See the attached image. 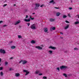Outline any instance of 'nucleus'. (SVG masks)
<instances>
[{"label":"nucleus","instance_id":"nucleus-1","mask_svg":"<svg viewBox=\"0 0 79 79\" xmlns=\"http://www.w3.org/2000/svg\"><path fill=\"white\" fill-rule=\"evenodd\" d=\"M30 28L31 29H33L34 30L35 29H36V28L35 27V24H33V25H31Z\"/></svg>","mask_w":79,"mask_h":79},{"label":"nucleus","instance_id":"nucleus-2","mask_svg":"<svg viewBox=\"0 0 79 79\" xmlns=\"http://www.w3.org/2000/svg\"><path fill=\"white\" fill-rule=\"evenodd\" d=\"M67 68L68 67L64 65H62L60 66V69H66V68Z\"/></svg>","mask_w":79,"mask_h":79},{"label":"nucleus","instance_id":"nucleus-3","mask_svg":"<svg viewBox=\"0 0 79 79\" xmlns=\"http://www.w3.org/2000/svg\"><path fill=\"white\" fill-rule=\"evenodd\" d=\"M0 53L5 54V53H6V52H5V50H3L2 49H0Z\"/></svg>","mask_w":79,"mask_h":79},{"label":"nucleus","instance_id":"nucleus-4","mask_svg":"<svg viewBox=\"0 0 79 79\" xmlns=\"http://www.w3.org/2000/svg\"><path fill=\"white\" fill-rule=\"evenodd\" d=\"M23 72L24 73H26V74H25V76H27V74H28L29 73V71L27 70H24Z\"/></svg>","mask_w":79,"mask_h":79},{"label":"nucleus","instance_id":"nucleus-5","mask_svg":"<svg viewBox=\"0 0 79 79\" xmlns=\"http://www.w3.org/2000/svg\"><path fill=\"white\" fill-rule=\"evenodd\" d=\"M36 48H37L38 50H42V48L39 46H36L35 47Z\"/></svg>","mask_w":79,"mask_h":79},{"label":"nucleus","instance_id":"nucleus-6","mask_svg":"<svg viewBox=\"0 0 79 79\" xmlns=\"http://www.w3.org/2000/svg\"><path fill=\"white\" fill-rule=\"evenodd\" d=\"M49 48H52V49L53 50H56V48L55 47H53L52 46H50Z\"/></svg>","mask_w":79,"mask_h":79},{"label":"nucleus","instance_id":"nucleus-7","mask_svg":"<svg viewBox=\"0 0 79 79\" xmlns=\"http://www.w3.org/2000/svg\"><path fill=\"white\" fill-rule=\"evenodd\" d=\"M27 63V61L26 60H23V62L22 63L23 64H26Z\"/></svg>","mask_w":79,"mask_h":79},{"label":"nucleus","instance_id":"nucleus-8","mask_svg":"<svg viewBox=\"0 0 79 79\" xmlns=\"http://www.w3.org/2000/svg\"><path fill=\"white\" fill-rule=\"evenodd\" d=\"M24 21L26 22H30V21H31V19H24Z\"/></svg>","mask_w":79,"mask_h":79},{"label":"nucleus","instance_id":"nucleus-9","mask_svg":"<svg viewBox=\"0 0 79 79\" xmlns=\"http://www.w3.org/2000/svg\"><path fill=\"white\" fill-rule=\"evenodd\" d=\"M21 23V21L20 20H18L17 21L16 23L15 24V25H17V24H18L19 23Z\"/></svg>","mask_w":79,"mask_h":79},{"label":"nucleus","instance_id":"nucleus-10","mask_svg":"<svg viewBox=\"0 0 79 79\" xmlns=\"http://www.w3.org/2000/svg\"><path fill=\"white\" fill-rule=\"evenodd\" d=\"M49 21L50 22H53V21H55V20L54 19L50 18L49 19Z\"/></svg>","mask_w":79,"mask_h":79},{"label":"nucleus","instance_id":"nucleus-11","mask_svg":"<svg viewBox=\"0 0 79 79\" xmlns=\"http://www.w3.org/2000/svg\"><path fill=\"white\" fill-rule=\"evenodd\" d=\"M44 31L45 32H47L48 31V29L47 28H46V27L44 28Z\"/></svg>","mask_w":79,"mask_h":79},{"label":"nucleus","instance_id":"nucleus-12","mask_svg":"<svg viewBox=\"0 0 79 79\" xmlns=\"http://www.w3.org/2000/svg\"><path fill=\"white\" fill-rule=\"evenodd\" d=\"M16 77H19V76H20V74H19V73H16L15 74Z\"/></svg>","mask_w":79,"mask_h":79},{"label":"nucleus","instance_id":"nucleus-13","mask_svg":"<svg viewBox=\"0 0 79 79\" xmlns=\"http://www.w3.org/2000/svg\"><path fill=\"white\" fill-rule=\"evenodd\" d=\"M52 3L53 4H54V3H55V2H54V1L53 0H52L49 3Z\"/></svg>","mask_w":79,"mask_h":79},{"label":"nucleus","instance_id":"nucleus-14","mask_svg":"<svg viewBox=\"0 0 79 79\" xmlns=\"http://www.w3.org/2000/svg\"><path fill=\"white\" fill-rule=\"evenodd\" d=\"M61 15V14L60 12H57L56 14V16H59L60 15Z\"/></svg>","mask_w":79,"mask_h":79},{"label":"nucleus","instance_id":"nucleus-15","mask_svg":"<svg viewBox=\"0 0 79 79\" xmlns=\"http://www.w3.org/2000/svg\"><path fill=\"white\" fill-rule=\"evenodd\" d=\"M35 74H37L39 73H40V71L39 70H36V72H35Z\"/></svg>","mask_w":79,"mask_h":79},{"label":"nucleus","instance_id":"nucleus-16","mask_svg":"<svg viewBox=\"0 0 79 79\" xmlns=\"http://www.w3.org/2000/svg\"><path fill=\"white\" fill-rule=\"evenodd\" d=\"M36 7H39L40 6V4H35Z\"/></svg>","mask_w":79,"mask_h":79},{"label":"nucleus","instance_id":"nucleus-17","mask_svg":"<svg viewBox=\"0 0 79 79\" xmlns=\"http://www.w3.org/2000/svg\"><path fill=\"white\" fill-rule=\"evenodd\" d=\"M75 24L77 25V24H79V21H76L74 23Z\"/></svg>","mask_w":79,"mask_h":79},{"label":"nucleus","instance_id":"nucleus-18","mask_svg":"<svg viewBox=\"0 0 79 79\" xmlns=\"http://www.w3.org/2000/svg\"><path fill=\"white\" fill-rule=\"evenodd\" d=\"M69 25H67L66 27H65L64 28L65 29H67L68 27H69Z\"/></svg>","mask_w":79,"mask_h":79},{"label":"nucleus","instance_id":"nucleus-19","mask_svg":"<svg viewBox=\"0 0 79 79\" xmlns=\"http://www.w3.org/2000/svg\"><path fill=\"white\" fill-rule=\"evenodd\" d=\"M55 27H53L52 28H51L50 30H51V31H52V30H55Z\"/></svg>","mask_w":79,"mask_h":79},{"label":"nucleus","instance_id":"nucleus-20","mask_svg":"<svg viewBox=\"0 0 79 79\" xmlns=\"http://www.w3.org/2000/svg\"><path fill=\"white\" fill-rule=\"evenodd\" d=\"M30 19H31V20H34V18H32L31 16H30Z\"/></svg>","mask_w":79,"mask_h":79},{"label":"nucleus","instance_id":"nucleus-21","mask_svg":"<svg viewBox=\"0 0 79 79\" xmlns=\"http://www.w3.org/2000/svg\"><path fill=\"white\" fill-rule=\"evenodd\" d=\"M31 44H35V41L34 40H32L31 42Z\"/></svg>","mask_w":79,"mask_h":79},{"label":"nucleus","instance_id":"nucleus-22","mask_svg":"<svg viewBox=\"0 0 79 79\" xmlns=\"http://www.w3.org/2000/svg\"><path fill=\"white\" fill-rule=\"evenodd\" d=\"M16 48V47H15V46H12L11 47V48H12V49H13L14 48Z\"/></svg>","mask_w":79,"mask_h":79},{"label":"nucleus","instance_id":"nucleus-23","mask_svg":"<svg viewBox=\"0 0 79 79\" xmlns=\"http://www.w3.org/2000/svg\"><path fill=\"white\" fill-rule=\"evenodd\" d=\"M67 18V16L65 15H63V18Z\"/></svg>","mask_w":79,"mask_h":79},{"label":"nucleus","instance_id":"nucleus-24","mask_svg":"<svg viewBox=\"0 0 79 79\" xmlns=\"http://www.w3.org/2000/svg\"><path fill=\"white\" fill-rule=\"evenodd\" d=\"M64 76H65V77H68V76H67V75H66V74L65 73H64L63 74Z\"/></svg>","mask_w":79,"mask_h":79},{"label":"nucleus","instance_id":"nucleus-25","mask_svg":"<svg viewBox=\"0 0 79 79\" xmlns=\"http://www.w3.org/2000/svg\"><path fill=\"white\" fill-rule=\"evenodd\" d=\"M0 75L1 76H3V73L2 72H1Z\"/></svg>","mask_w":79,"mask_h":79},{"label":"nucleus","instance_id":"nucleus-26","mask_svg":"<svg viewBox=\"0 0 79 79\" xmlns=\"http://www.w3.org/2000/svg\"><path fill=\"white\" fill-rule=\"evenodd\" d=\"M43 79H47V77L46 76H44L43 77Z\"/></svg>","mask_w":79,"mask_h":79},{"label":"nucleus","instance_id":"nucleus-27","mask_svg":"<svg viewBox=\"0 0 79 79\" xmlns=\"http://www.w3.org/2000/svg\"><path fill=\"white\" fill-rule=\"evenodd\" d=\"M49 52L50 53V54H52V51L49 50Z\"/></svg>","mask_w":79,"mask_h":79},{"label":"nucleus","instance_id":"nucleus-28","mask_svg":"<svg viewBox=\"0 0 79 79\" xmlns=\"http://www.w3.org/2000/svg\"><path fill=\"white\" fill-rule=\"evenodd\" d=\"M78 50V48H74V50Z\"/></svg>","mask_w":79,"mask_h":79},{"label":"nucleus","instance_id":"nucleus-29","mask_svg":"<svg viewBox=\"0 0 79 79\" xmlns=\"http://www.w3.org/2000/svg\"><path fill=\"white\" fill-rule=\"evenodd\" d=\"M18 37L19 39H21V38H22V37L20 35H18Z\"/></svg>","mask_w":79,"mask_h":79},{"label":"nucleus","instance_id":"nucleus-30","mask_svg":"<svg viewBox=\"0 0 79 79\" xmlns=\"http://www.w3.org/2000/svg\"><path fill=\"white\" fill-rule=\"evenodd\" d=\"M3 67H0V70H3Z\"/></svg>","mask_w":79,"mask_h":79},{"label":"nucleus","instance_id":"nucleus-31","mask_svg":"<svg viewBox=\"0 0 79 79\" xmlns=\"http://www.w3.org/2000/svg\"><path fill=\"white\" fill-rule=\"evenodd\" d=\"M56 69L58 70V71H60V68H59V67L57 68Z\"/></svg>","mask_w":79,"mask_h":79},{"label":"nucleus","instance_id":"nucleus-32","mask_svg":"<svg viewBox=\"0 0 79 79\" xmlns=\"http://www.w3.org/2000/svg\"><path fill=\"white\" fill-rule=\"evenodd\" d=\"M8 64V63L7 62H5V65H7V64Z\"/></svg>","mask_w":79,"mask_h":79},{"label":"nucleus","instance_id":"nucleus-33","mask_svg":"<svg viewBox=\"0 0 79 79\" xmlns=\"http://www.w3.org/2000/svg\"><path fill=\"white\" fill-rule=\"evenodd\" d=\"M65 22L66 23H69V22L67 20H66Z\"/></svg>","mask_w":79,"mask_h":79},{"label":"nucleus","instance_id":"nucleus-34","mask_svg":"<svg viewBox=\"0 0 79 79\" xmlns=\"http://www.w3.org/2000/svg\"><path fill=\"white\" fill-rule=\"evenodd\" d=\"M7 6V4H5L4 5H3V7L5 6Z\"/></svg>","mask_w":79,"mask_h":79},{"label":"nucleus","instance_id":"nucleus-35","mask_svg":"<svg viewBox=\"0 0 79 79\" xmlns=\"http://www.w3.org/2000/svg\"><path fill=\"white\" fill-rule=\"evenodd\" d=\"M27 24L28 26H29V25H30V23H27Z\"/></svg>","mask_w":79,"mask_h":79},{"label":"nucleus","instance_id":"nucleus-36","mask_svg":"<svg viewBox=\"0 0 79 79\" xmlns=\"http://www.w3.org/2000/svg\"><path fill=\"white\" fill-rule=\"evenodd\" d=\"M38 9V8L36 7H35L34 8V10H37Z\"/></svg>","mask_w":79,"mask_h":79},{"label":"nucleus","instance_id":"nucleus-37","mask_svg":"<svg viewBox=\"0 0 79 79\" xmlns=\"http://www.w3.org/2000/svg\"><path fill=\"white\" fill-rule=\"evenodd\" d=\"M54 8H56V9H59V7H56Z\"/></svg>","mask_w":79,"mask_h":79},{"label":"nucleus","instance_id":"nucleus-38","mask_svg":"<svg viewBox=\"0 0 79 79\" xmlns=\"http://www.w3.org/2000/svg\"><path fill=\"white\" fill-rule=\"evenodd\" d=\"M21 62H23V60H21V61L19 62V63H21Z\"/></svg>","mask_w":79,"mask_h":79},{"label":"nucleus","instance_id":"nucleus-39","mask_svg":"<svg viewBox=\"0 0 79 79\" xmlns=\"http://www.w3.org/2000/svg\"><path fill=\"white\" fill-rule=\"evenodd\" d=\"M73 9V8L72 7H70L69 8V10H71Z\"/></svg>","mask_w":79,"mask_h":79},{"label":"nucleus","instance_id":"nucleus-40","mask_svg":"<svg viewBox=\"0 0 79 79\" xmlns=\"http://www.w3.org/2000/svg\"><path fill=\"white\" fill-rule=\"evenodd\" d=\"M6 26H7V25H3V27H6Z\"/></svg>","mask_w":79,"mask_h":79},{"label":"nucleus","instance_id":"nucleus-41","mask_svg":"<svg viewBox=\"0 0 79 79\" xmlns=\"http://www.w3.org/2000/svg\"><path fill=\"white\" fill-rule=\"evenodd\" d=\"M39 75V76H42V73H40Z\"/></svg>","mask_w":79,"mask_h":79},{"label":"nucleus","instance_id":"nucleus-42","mask_svg":"<svg viewBox=\"0 0 79 79\" xmlns=\"http://www.w3.org/2000/svg\"><path fill=\"white\" fill-rule=\"evenodd\" d=\"M68 16H69V17H71V15H70V14H69L68 15Z\"/></svg>","mask_w":79,"mask_h":79},{"label":"nucleus","instance_id":"nucleus-43","mask_svg":"<svg viewBox=\"0 0 79 79\" xmlns=\"http://www.w3.org/2000/svg\"><path fill=\"white\" fill-rule=\"evenodd\" d=\"M28 18V15H26V18Z\"/></svg>","mask_w":79,"mask_h":79},{"label":"nucleus","instance_id":"nucleus-44","mask_svg":"<svg viewBox=\"0 0 79 79\" xmlns=\"http://www.w3.org/2000/svg\"><path fill=\"white\" fill-rule=\"evenodd\" d=\"M11 70H12V69L11 68L9 69V71H11Z\"/></svg>","mask_w":79,"mask_h":79},{"label":"nucleus","instance_id":"nucleus-45","mask_svg":"<svg viewBox=\"0 0 79 79\" xmlns=\"http://www.w3.org/2000/svg\"><path fill=\"white\" fill-rule=\"evenodd\" d=\"M44 5H42L41 6H40V7H42V6H44Z\"/></svg>","mask_w":79,"mask_h":79},{"label":"nucleus","instance_id":"nucleus-46","mask_svg":"<svg viewBox=\"0 0 79 79\" xmlns=\"http://www.w3.org/2000/svg\"><path fill=\"white\" fill-rule=\"evenodd\" d=\"M12 42H13L12 41H10L9 42V44H11V43H12Z\"/></svg>","mask_w":79,"mask_h":79},{"label":"nucleus","instance_id":"nucleus-47","mask_svg":"<svg viewBox=\"0 0 79 79\" xmlns=\"http://www.w3.org/2000/svg\"><path fill=\"white\" fill-rule=\"evenodd\" d=\"M3 21H0V24L1 23H3Z\"/></svg>","mask_w":79,"mask_h":79},{"label":"nucleus","instance_id":"nucleus-48","mask_svg":"<svg viewBox=\"0 0 79 79\" xmlns=\"http://www.w3.org/2000/svg\"><path fill=\"white\" fill-rule=\"evenodd\" d=\"M2 61V59L0 58V62H1Z\"/></svg>","mask_w":79,"mask_h":79},{"label":"nucleus","instance_id":"nucleus-49","mask_svg":"<svg viewBox=\"0 0 79 79\" xmlns=\"http://www.w3.org/2000/svg\"><path fill=\"white\" fill-rule=\"evenodd\" d=\"M60 39H63V37H60Z\"/></svg>","mask_w":79,"mask_h":79},{"label":"nucleus","instance_id":"nucleus-50","mask_svg":"<svg viewBox=\"0 0 79 79\" xmlns=\"http://www.w3.org/2000/svg\"><path fill=\"white\" fill-rule=\"evenodd\" d=\"M13 57H11L10 58V59L11 60V59H13Z\"/></svg>","mask_w":79,"mask_h":79},{"label":"nucleus","instance_id":"nucleus-51","mask_svg":"<svg viewBox=\"0 0 79 79\" xmlns=\"http://www.w3.org/2000/svg\"><path fill=\"white\" fill-rule=\"evenodd\" d=\"M67 51H64V53H67Z\"/></svg>","mask_w":79,"mask_h":79},{"label":"nucleus","instance_id":"nucleus-52","mask_svg":"<svg viewBox=\"0 0 79 79\" xmlns=\"http://www.w3.org/2000/svg\"><path fill=\"white\" fill-rule=\"evenodd\" d=\"M35 13H33V15H34L35 14Z\"/></svg>","mask_w":79,"mask_h":79},{"label":"nucleus","instance_id":"nucleus-53","mask_svg":"<svg viewBox=\"0 0 79 79\" xmlns=\"http://www.w3.org/2000/svg\"><path fill=\"white\" fill-rule=\"evenodd\" d=\"M78 18H79V15H78Z\"/></svg>","mask_w":79,"mask_h":79},{"label":"nucleus","instance_id":"nucleus-54","mask_svg":"<svg viewBox=\"0 0 79 79\" xmlns=\"http://www.w3.org/2000/svg\"><path fill=\"white\" fill-rule=\"evenodd\" d=\"M14 6H16V4H14Z\"/></svg>","mask_w":79,"mask_h":79},{"label":"nucleus","instance_id":"nucleus-55","mask_svg":"<svg viewBox=\"0 0 79 79\" xmlns=\"http://www.w3.org/2000/svg\"><path fill=\"white\" fill-rule=\"evenodd\" d=\"M60 34H63V33L62 32H60Z\"/></svg>","mask_w":79,"mask_h":79},{"label":"nucleus","instance_id":"nucleus-56","mask_svg":"<svg viewBox=\"0 0 79 79\" xmlns=\"http://www.w3.org/2000/svg\"><path fill=\"white\" fill-rule=\"evenodd\" d=\"M5 2H6L7 1H6V0L5 1Z\"/></svg>","mask_w":79,"mask_h":79},{"label":"nucleus","instance_id":"nucleus-57","mask_svg":"<svg viewBox=\"0 0 79 79\" xmlns=\"http://www.w3.org/2000/svg\"><path fill=\"white\" fill-rule=\"evenodd\" d=\"M77 21H78V19H77Z\"/></svg>","mask_w":79,"mask_h":79},{"label":"nucleus","instance_id":"nucleus-58","mask_svg":"<svg viewBox=\"0 0 79 79\" xmlns=\"http://www.w3.org/2000/svg\"><path fill=\"white\" fill-rule=\"evenodd\" d=\"M5 2H4V3H5Z\"/></svg>","mask_w":79,"mask_h":79},{"label":"nucleus","instance_id":"nucleus-59","mask_svg":"<svg viewBox=\"0 0 79 79\" xmlns=\"http://www.w3.org/2000/svg\"><path fill=\"white\" fill-rule=\"evenodd\" d=\"M73 2V1H72V2Z\"/></svg>","mask_w":79,"mask_h":79}]
</instances>
